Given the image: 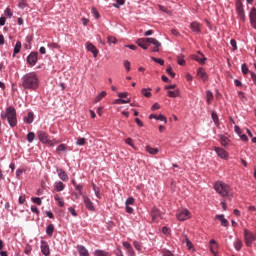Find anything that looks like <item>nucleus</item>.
Segmentation results:
<instances>
[{
	"label": "nucleus",
	"mask_w": 256,
	"mask_h": 256,
	"mask_svg": "<svg viewBox=\"0 0 256 256\" xmlns=\"http://www.w3.org/2000/svg\"><path fill=\"white\" fill-rule=\"evenodd\" d=\"M23 89L37 91L39 89V76L35 72H30L22 77Z\"/></svg>",
	"instance_id": "nucleus-1"
},
{
	"label": "nucleus",
	"mask_w": 256,
	"mask_h": 256,
	"mask_svg": "<svg viewBox=\"0 0 256 256\" xmlns=\"http://www.w3.org/2000/svg\"><path fill=\"white\" fill-rule=\"evenodd\" d=\"M1 119H7L10 127H17V111L13 106L8 107L6 112L1 114Z\"/></svg>",
	"instance_id": "nucleus-2"
},
{
	"label": "nucleus",
	"mask_w": 256,
	"mask_h": 256,
	"mask_svg": "<svg viewBox=\"0 0 256 256\" xmlns=\"http://www.w3.org/2000/svg\"><path fill=\"white\" fill-rule=\"evenodd\" d=\"M214 189L216 192L219 193V195H221V197H227V195H229V191H231L229 185H227L223 181L216 182L214 184Z\"/></svg>",
	"instance_id": "nucleus-3"
},
{
	"label": "nucleus",
	"mask_w": 256,
	"mask_h": 256,
	"mask_svg": "<svg viewBox=\"0 0 256 256\" xmlns=\"http://www.w3.org/2000/svg\"><path fill=\"white\" fill-rule=\"evenodd\" d=\"M38 139L41 141V143H44V145H48L49 147H55V145H59L58 140H49V135L45 133V131L38 132Z\"/></svg>",
	"instance_id": "nucleus-4"
},
{
	"label": "nucleus",
	"mask_w": 256,
	"mask_h": 256,
	"mask_svg": "<svg viewBox=\"0 0 256 256\" xmlns=\"http://www.w3.org/2000/svg\"><path fill=\"white\" fill-rule=\"evenodd\" d=\"M256 236L251 231L244 229V242L247 247H251L253 245V241H255Z\"/></svg>",
	"instance_id": "nucleus-5"
},
{
	"label": "nucleus",
	"mask_w": 256,
	"mask_h": 256,
	"mask_svg": "<svg viewBox=\"0 0 256 256\" xmlns=\"http://www.w3.org/2000/svg\"><path fill=\"white\" fill-rule=\"evenodd\" d=\"M178 221H187V219L191 218V212H189L186 208L178 211L176 214Z\"/></svg>",
	"instance_id": "nucleus-6"
},
{
	"label": "nucleus",
	"mask_w": 256,
	"mask_h": 256,
	"mask_svg": "<svg viewBox=\"0 0 256 256\" xmlns=\"http://www.w3.org/2000/svg\"><path fill=\"white\" fill-rule=\"evenodd\" d=\"M151 39L152 38H140L136 41L137 46L141 47V49L147 50L151 45Z\"/></svg>",
	"instance_id": "nucleus-7"
},
{
	"label": "nucleus",
	"mask_w": 256,
	"mask_h": 256,
	"mask_svg": "<svg viewBox=\"0 0 256 256\" xmlns=\"http://www.w3.org/2000/svg\"><path fill=\"white\" fill-rule=\"evenodd\" d=\"M213 150L218 155V157H220V159H229V152L225 151V149L214 146Z\"/></svg>",
	"instance_id": "nucleus-8"
},
{
	"label": "nucleus",
	"mask_w": 256,
	"mask_h": 256,
	"mask_svg": "<svg viewBox=\"0 0 256 256\" xmlns=\"http://www.w3.org/2000/svg\"><path fill=\"white\" fill-rule=\"evenodd\" d=\"M198 54H193L191 56V59H193V61H197L200 65H205V61H207V58L205 57V55H203V53H201V51L197 52Z\"/></svg>",
	"instance_id": "nucleus-9"
},
{
	"label": "nucleus",
	"mask_w": 256,
	"mask_h": 256,
	"mask_svg": "<svg viewBox=\"0 0 256 256\" xmlns=\"http://www.w3.org/2000/svg\"><path fill=\"white\" fill-rule=\"evenodd\" d=\"M151 216H152V221L154 223L157 222L159 219H163V213H161V211L155 207L152 208Z\"/></svg>",
	"instance_id": "nucleus-10"
},
{
	"label": "nucleus",
	"mask_w": 256,
	"mask_h": 256,
	"mask_svg": "<svg viewBox=\"0 0 256 256\" xmlns=\"http://www.w3.org/2000/svg\"><path fill=\"white\" fill-rule=\"evenodd\" d=\"M38 53L37 52H32L29 54V56L27 57V63L28 65H37V61H38Z\"/></svg>",
	"instance_id": "nucleus-11"
},
{
	"label": "nucleus",
	"mask_w": 256,
	"mask_h": 256,
	"mask_svg": "<svg viewBox=\"0 0 256 256\" xmlns=\"http://www.w3.org/2000/svg\"><path fill=\"white\" fill-rule=\"evenodd\" d=\"M41 253H43L45 256L51 255V250L49 249V244L46 241H41L40 245Z\"/></svg>",
	"instance_id": "nucleus-12"
},
{
	"label": "nucleus",
	"mask_w": 256,
	"mask_h": 256,
	"mask_svg": "<svg viewBox=\"0 0 256 256\" xmlns=\"http://www.w3.org/2000/svg\"><path fill=\"white\" fill-rule=\"evenodd\" d=\"M83 202L86 209H88V211H95V206L93 205V201H91L89 197L83 196Z\"/></svg>",
	"instance_id": "nucleus-13"
},
{
	"label": "nucleus",
	"mask_w": 256,
	"mask_h": 256,
	"mask_svg": "<svg viewBox=\"0 0 256 256\" xmlns=\"http://www.w3.org/2000/svg\"><path fill=\"white\" fill-rule=\"evenodd\" d=\"M86 49L92 53L93 57H97V55H99V50L91 42L86 43Z\"/></svg>",
	"instance_id": "nucleus-14"
},
{
	"label": "nucleus",
	"mask_w": 256,
	"mask_h": 256,
	"mask_svg": "<svg viewBox=\"0 0 256 256\" xmlns=\"http://www.w3.org/2000/svg\"><path fill=\"white\" fill-rule=\"evenodd\" d=\"M249 19L253 29H256V9L255 8H251L249 13Z\"/></svg>",
	"instance_id": "nucleus-15"
},
{
	"label": "nucleus",
	"mask_w": 256,
	"mask_h": 256,
	"mask_svg": "<svg viewBox=\"0 0 256 256\" xmlns=\"http://www.w3.org/2000/svg\"><path fill=\"white\" fill-rule=\"evenodd\" d=\"M150 45H154V47L151 48L152 53H159V47H161V42H159L155 38H152L150 39Z\"/></svg>",
	"instance_id": "nucleus-16"
},
{
	"label": "nucleus",
	"mask_w": 256,
	"mask_h": 256,
	"mask_svg": "<svg viewBox=\"0 0 256 256\" xmlns=\"http://www.w3.org/2000/svg\"><path fill=\"white\" fill-rule=\"evenodd\" d=\"M197 76L200 77L202 81H207L209 79L207 72H205V68H198Z\"/></svg>",
	"instance_id": "nucleus-17"
},
{
	"label": "nucleus",
	"mask_w": 256,
	"mask_h": 256,
	"mask_svg": "<svg viewBox=\"0 0 256 256\" xmlns=\"http://www.w3.org/2000/svg\"><path fill=\"white\" fill-rule=\"evenodd\" d=\"M57 174H58V177L59 179H61L62 181H69V176L67 175V172H65V170L63 169H57Z\"/></svg>",
	"instance_id": "nucleus-18"
},
{
	"label": "nucleus",
	"mask_w": 256,
	"mask_h": 256,
	"mask_svg": "<svg viewBox=\"0 0 256 256\" xmlns=\"http://www.w3.org/2000/svg\"><path fill=\"white\" fill-rule=\"evenodd\" d=\"M190 29L193 31V33L199 35V33H201V24H199V22H192L190 24Z\"/></svg>",
	"instance_id": "nucleus-19"
},
{
	"label": "nucleus",
	"mask_w": 256,
	"mask_h": 256,
	"mask_svg": "<svg viewBox=\"0 0 256 256\" xmlns=\"http://www.w3.org/2000/svg\"><path fill=\"white\" fill-rule=\"evenodd\" d=\"M123 247L126 248L128 256H135V250H133V246L129 242H123Z\"/></svg>",
	"instance_id": "nucleus-20"
},
{
	"label": "nucleus",
	"mask_w": 256,
	"mask_h": 256,
	"mask_svg": "<svg viewBox=\"0 0 256 256\" xmlns=\"http://www.w3.org/2000/svg\"><path fill=\"white\" fill-rule=\"evenodd\" d=\"M215 219L221 222L222 227H228L229 226V221L225 219V215H216Z\"/></svg>",
	"instance_id": "nucleus-21"
},
{
	"label": "nucleus",
	"mask_w": 256,
	"mask_h": 256,
	"mask_svg": "<svg viewBox=\"0 0 256 256\" xmlns=\"http://www.w3.org/2000/svg\"><path fill=\"white\" fill-rule=\"evenodd\" d=\"M219 139H220V143H221L222 147H227V145H229V143H231V140L229 139V137H227L225 135H219Z\"/></svg>",
	"instance_id": "nucleus-22"
},
{
	"label": "nucleus",
	"mask_w": 256,
	"mask_h": 256,
	"mask_svg": "<svg viewBox=\"0 0 256 256\" xmlns=\"http://www.w3.org/2000/svg\"><path fill=\"white\" fill-rule=\"evenodd\" d=\"M77 251L80 256H89V251L87 250V248H85V246L78 245Z\"/></svg>",
	"instance_id": "nucleus-23"
},
{
	"label": "nucleus",
	"mask_w": 256,
	"mask_h": 256,
	"mask_svg": "<svg viewBox=\"0 0 256 256\" xmlns=\"http://www.w3.org/2000/svg\"><path fill=\"white\" fill-rule=\"evenodd\" d=\"M217 249H219V245L217 244V241L210 240V251L214 255L217 253Z\"/></svg>",
	"instance_id": "nucleus-24"
},
{
	"label": "nucleus",
	"mask_w": 256,
	"mask_h": 256,
	"mask_svg": "<svg viewBox=\"0 0 256 256\" xmlns=\"http://www.w3.org/2000/svg\"><path fill=\"white\" fill-rule=\"evenodd\" d=\"M35 119V115L33 112H29L28 115L24 118L25 123H28V125H31Z\"/></svg>",
	"instance_id": "nucleus-25"
},
{
	"label": "nucleus",
	"mask_w": 256,
	"mask_h": 256,
	"mask_svg": "<svg viewBox=\"0 0 256 256\" xmlns=\"http://www.w3.org/2000/svg\"><path fill=\"white\" fill-rule=\"evenodd\" d=\"M149 119H156L157 121H164V123H167V117H165V116H163L161 114L159 116H157L155 114H151L149 116Z\"/></svg>",
	"instance_id": "nucleus-26"
},
{
	"label": "nucleus",
	"mask_w": 256,
	"mask_h": 256,
	"mask_svg": "<svg viewBox=\"0 0 256 256\" xmlns=\"http://www.w3.org/2000/svg\"><path fill=\"white\" fill-rule=\"evenodd\" d=\"M213 92L211 90L206 91V102L208 105H211V102L213 101Z\"/></svg>",
	"instance_id": "nucleus-27"
},
{
	"label": "nucleus",
	"mask_w": 256,
	"mask_h": 256,
	"mask_svg": "<svg viewBox=\"0 0 256 256\" xmlns=\"http://www.w3.org/2000/svg\"><path fill=\"white\" fill-rule=\"evenodd\" d=\"M234 247L236 251H241V248L243 247V241L241 239L237 238L234 242Z\"/></svg>",
	"instance_id": "nucleus-28"
},
{
	"label": "nucleus",
	"mask_w": 256,
	"mask_h": 256,
	"mask_svg": "<svg viewBox=\"0 0 256 256\" xmlns=\"http://www.w3.org/2000/svg\"><path fill=\"white\" fill-rule=\"evenodd\" d=\"M53 231H55V225L49 224L46 228V233L49 237L53 236Z\"/></svg>",
	"instance_id": "nucleus-29"
},
{
	"label": "nucleus",
	"mask_w": 256,
	"mask_h": 256,
	"mask_svg": "<svg viewBox=\"0 0 256 256\" xmlns=\"http://www.w3.org/2000/svg\"><path fill=\"white\" fill-rule=\"evenodd\" d=\"M114 103H115V105H121V104L125 105L127 103H131V99L124 100V99L119 98V99H116L114 101Z\"/></svg>",
	"instance_id": "nucleus-30"
},
{
	"label": "nucleus",
	"mask_w": 256,
	"mask_h": 256,
	"mask_svg": "<svg viewBox=\"0 0 256 256\" xmlns=\"http://www.w3.org/2000/svg\"><path fill=\"white\" fill-rule=\"evenodd\" d=\"M55 190L56 191H63V189H65V184H63V182L59 181L55 183Z\"/></svg>",
	"instance_id": "nucleus-31"
},
{
	"label": "nucleus",
	"mask_w": 256,
	"mask_h": 256,
	"mask_svg": "<svg viewBox=\"0 0 256 256\" xmlns=\"http://www.w3.org/2000/svg\"><path fill=\"white\" fill-rule=\"evenodd\" d=\"M147 153H150V155H157L159 153V149L157 148H151L150 146L146 147Z\"/></svg>",
	"instance_id": "nucleus-32"
},
{
	"label": "nucleus",
	"mask_w": 256,
	"mask_h": 256,
	"mask_svg": "<svg viewBox=\"0 0 256 256\" xmlns=\"http://www.w3.org/2000/svg\"><path fill=\"white\" fill-rule=\"evenodd\" d=\"M55 201H57L59 207H65V202L63 201V198L59 197V195L54 196Z\"/></svg>",
	"instance_id": "nucleus-33"
},
{
	"label": "nucleus",
	"mask_w": 256,
	"mask_h": 256,
	"mask_svg": "<svg viewBox=\"0 0 256 256\" xmlns=\"http://www.w3.org/2000/svg\"><path fill=\"white\" fill-rule=\"evenodd\" d=\"M177 63H178V65H185V55H183V54H180V55H178L177 56Z\"/></svg>",
	"instance_id": "nucleus-34"
},
{
	"label": "nucleus",
	"mask_w": 256,
	"mask_h": 256,
	"mask_svg": "<svg viewBox=\"0 0 256 256\" xmlns=\"http://www.w3.org/2000/svg\"><path fill=\"white\" fill-rule=\"evenodd\" d=\"M94 256H111V254L103 250H96Z\"/></svg>",
	"instance_id": "nucleus-35"
},
{
	"label": "nucleus",
	"mask_w": 256,
	"mask_h": 256,
	"mask_svg": "<svg viewBox=\"0 0 256 256\" xmlns=\"http://www.w3.org/2000/svg\"><path fill=\"white\" fill-rule=\"evenodd\" d=\"M168 97H171L173 99L179 97V90H174V91L169 90Z\"/></svg>",
	"instance_id": "nucleus-36"
},
{
	"label": "nucleus",
	"mask_w": 256,
	"mask_h": 256,
	"mask_svg": "<svg viewBox=\"0 0 256 256\" xmlns=\"http://www.w3.org/2000/svg\"><path fill=\"white\" fill-rule=\"evenodd\" d=\"M104 97H107V92L102 91L96 98H95V103H99L101 99H104Z\"/></svg>",
	"instance_id": "nucleus-37"
},
{
	"label": "nucleus",
	"mask_w": 256,
	"mask_h": 256,
	"mask_svg": "<svg viewBox=\"0 0 256 256\" xmlns=\"http://www.w3.org/2000/svg\"><path fill=\"white\" fill-rule=\"evenodd\" d=\"M141 93H142V95H144V97H147V98H149V97H151V88H143L142 90H141Z\"/></svg>",
	"instance_id": "nucleus-38"
},
{
	"label": "nucleus",
	"mask_w": 256,
	"mask_h": 256,
	"mask_svg": "<svg viewBox=\"0 0 256 256\" xmlns=\"http://www.w3.org/2000/svg\"><path fill=\"white\" fill-rule=\"evenodd\" d=\"M27 141H28V143H33V141H35V133L34 132H29L27 134Z\"/></svg>",
	"instance_id": "nucleus-39"
},
{
	"label": "nucleus",
	"mask_w": 256,
	"mask_h": 256,
	"mask_svg": "<svg viewBox=\"0 0 256 256\" xmlns=\"http://www.w3.org/2000/svg\"><path fill=\"white\" fill-rule=\"evenodd\" d=\"M21 52V41L16 42V45L14 47V55H17V53Z\"/></svg>",
	"instance_id": "nucleus-40"
},
{
	"label": "nucleus",
	"mask_w": 256,
	"mask_h": 256,
	"mask_svg": "<svg viewBox=\"0 0 256 256\" xmlns=\"http://www.w3.org/2000/svg\"><path fill=\"white\" fill-rule=\"evenodd\" d=\"M236 11L239 12V11H245L243 9V2H241V0H237L236 2Z\"/></svg>",
	"instance_id": "nucleus-41"
},
{
	"label": "nucleus",
	"mask_w": 256,
	"mask_h": 256,
	"mask_svg": "<svg viewBox=\"0 0 256 256\" xmlns=\"http://www.w3.org/2000/svg\"><path fill=\"white\" fill-rule=\"evenodd\" d=\"M211 117L215 125H219V116L215 112H212Z\"/></svg>",
	"instance_id": "nucleus-42"
},
{
	"label": "nucleus",
	"mask_w": 256,
	"mask_h": 256,
	"mask_svg": "<svg viewBox=\"0 0 256 256\" xmlns=\"http://www.w3.org/2000/svg\"><path fill=\"white\" fill-rule=\"evenodd\" d=\"M57 153H61L63 151H67V145L65 144H60L57 148H56Z\"/></svg>",
	"instance_id": "nucleus-43"
},
{
	"label": "nucleus",
	"mask_w": 256,
	"mask_h": 256,
	"mask_svg": "<svg viewBox=\"0 0 256 256\" xmlns=\"http://www.w3.org/2000/svg\"><path fill=\"white\" fill-rule=\"evenodd\" d=\"M237 15L242 23H245V10L237 12Z\"/></svg>",
	"instance_id": "nucleus-44"
},
{
	"label": "nucleus",
	"mask_w": 256,
	"mask_h": 256,
	"mask_svg": "<svg viewBox=\"0 0 256 256\" xmlns=\"http://www.w3.org/2000/svg\"><path fill=\"white\" fill-rule=\"evenodd\" d=\"M151 60L155 63H158L159 65H165V61L161 58L151 57Z\"/></svg>",
	"instance_id": "nucleus-45"
},
{
	"label": "nucleus",
	"mask_w": 256,
	"mask_h": 256,
	"mask_svg": "<svg viewBox=\"0 0 256 256\" xmlns=\"http://www.w3.org/2000/svg\"><path fill=\"white\" fill-rule=\"evenodd\" d=\"M93 190L95 192V195L97 197V199H101V192L99 191V188H97V186H95V184L93 185Z\"/></svg>",
	"instance_id": "nucleus-46"
},
{
	"label": "nucleus",
	"mask_w": 256,
	"mask_h": 256,
	"mask_svg": "<svg viewBox=\"0 0 256 256\" xmlns=\"http://www.w3.org/2000/svg\"><path fill=\"white\" fill-rule=\"evenodd\" d=\"M87 143V140L85 138H78L76 141V145L83 146Z\"/></svg>",
	"instance_id": "nucleus-47"
},
{
	"label": "nucleus",
	"mask_w": 256,
	"mask_h": 256,
	"mask_svg": "<svg viewBox=\"0 0 256 256\" xmlns=\"http://www.w3.org/2000/svg\"><path fill=\"white\" fill-rule=\"evenodd\" d=\"M166 73H168V75H170V77H172V79H175V73L173 72V68H171V66H169L166 69Z\"/></svg>",
	"instance_id": "nucleus-48"
},
{
	"label": "nucleus",
	"mask_w": 256,
	"mask_h": 256,
	"mask_svg": "<svg viewBox=\"0 0 256 256\" xmlns=\"http://www.w3.org/2000/svg\"><path fill=\"white\" fill-rule=\"evenodd\" d=\"M125 205H128V206H130V205H135V198L129 197V198L126 200Z\"/></svg>",
	"instance_id": "nucleus-49"
},
{
	"label": "nucleus",
	"mask_w": 256,
	"mask_h": 256,
	"mask_svg": "<svg viewBox=\"0 0 256 256\" xmlns=\"http://www.w3.org/2000/svg\"><path fill=\"white\" fill-rule=\"evenodd\" d=\"M241 69L243 75H247V73H249V68L247 67V64H242Z\"/></svg>",
	"instance_id": "nucleus-50"
},
{
	"label": "nucleus",
	"mask_w": 256,
	"mask_h": 256,
	"mask_svg": "<svg viewBox=\"0 0 256 256\" xmlns=\"http://www.w3.org/2000/svg\"><path fill=\"white\" fill-rule=\"evenodd\" d=\"M4 14L6 17H9V19H11V17H13V12H11L10 8H6V10L4 11Z\"/></svg>",
	"instance_id": "nucleus-51"
},
{
	"label": "nucleus",
	"mask_w": 256,
	"mask_h": 256,
	"mask_svg": "<svg viewBox=\"0 0 256 256\" xmlns=\"http://www.w3.org/2000/svg\"><path fill=\"white\" fill-rule=\"evenodd\" d=\"M124 67H125L126 71H131V62H129V60H125Z\"/></svg>",
	"instance_id": "nucleus-52"
},
{
	"label": "nucleus",
	"mask_w": 256,
	"mask_h": 256,
	"mask_svg": "<svg viewBox=\"0 0 256 256\" xmlns=\"http://www.w3.org/2000/svg\"><path fill=\"white\" fill-rule=\"evenodd\" d=\"M108 43L111 45L112 43L115 45V43H117V38L113 37V36H109L108 37Z\"/></svg>",
	"instance_id": "nucleus-53"
},
{
	"label": "nucleus",
	"mask_w": 256,
	"mask_h": 256,
	"mask_svg": "<svg viewBox=\"0 0 256 256\" xmlns=\"http://www.w3.org/2000/svg\"><path fill=\"white\" fill-rule=\"evenodd\" d=\"M92 15H94L95 19H99L101 17L99 15V11H97L95 8H92Z\"/></svg>",
	"instance_id": "nucleus-54"
},
{
	"label": "nucleus",
	"mask_w": 256,
	"mask_h": 256,
	"mask_svg": "<svg viewBox=\"0 0 256 256\" xmlns=\"http://www.w3.org/2000/svg\"><path fill=\"white\" fill-rule=\"evenodd\" d=\"M32 202L36 203V205H41V203H42L41 198H39V197H33Z\"/></svg>",
	"instance_id": "nucleus-55"
},
{
	"label": "nucleus",
	"mask_w": 256,
	"mask_h": 256,
	"mask_svg": "<svg viewBox=\"0 0 256 256\" xmlns=\"http://www.w3.org/2000/svg\"><path fill=\"white\" fill-rule=\"evenodd\" d=\"M230 45L233 47L234 51H237V41L235 39L230 41Z\"/></svg>",
	"instance_id": "nucleus-56"
},
{
	"label": "nucleus",
	"mask_w": 256,
	"mask_h": 256,
	"mask_svg": "<svg viewBox=\"0 0 256 256\" xmlns=\"http://www.w3.org/2000/svg\"><path fill=\"white\" fill-rule=\"evenodd\" d=\"M185 241L188 249H191L193 247V243H191V240L185 236Z\"/></svg>",
	"instance_id": "nucleus-57"
},
{
	"label": "nucleus",
	"mask_w": 256,
	"mask_h": 256,
	"mask_svg": "<svg viewBox=\"0 0 256 256\" xmlns=\"http://www.w3.org/2000/svg\"><path fill=\"white\" fill-rule=\"evenodd\" d=\"M18 7L20 9H25L27 7V3L25 2V0L20 1Z\"/></svg>",
	"instance_id": "nucleus-58"
},
{
	"label": "nucleus",
	"mask_w": 256,
	"mask_h": 256,
	"mask_svg": "<svg viewBox=\"0 0 256 256\" xmlns=\"http://www.w3.org/2000/svg\"><path fill=\"white\" fill-rule=\"evenodd\" d=\"M69 213H71V215H73V217H77V212L75 211V208L70 207L68 208Z\"/></svg>",
	"instance_id": "nucleus-59"
},
{
	"label": "nucleus",
	"mask_w": 256,
	"mask_h": 256,
	"mask_svg": "<svg viewBox=\"0 0 256 256\" xmlns=\"http://www.w3.org/2000/svg\"><path fill=\"white\" fill-rule=\"evenodd\" d=\"M48 47H50V49H59V44H57V43H50V44H48Z\"/></svg>",
	"instance_id": "nucleus-60"
},
{
	"label": "nucleus",
	"mask_w": 256,
	"mask_h": 256,
	"mask_svg": "<svg viewBox=\"0 0 256 256\" xmlns=\"http://www.w3.org/2000/svg\"><path fill=\"white\" fill-rule=\"evenodd\" d=\"M32 213H36V215H39V208L37 206L33 205L31 206Z\"/></svg>",
	"instance_id": "nucleus-61"
},
{
	"label": "nucleus",
	"mask_w": 256,
	"mask_h": 256,
	"mask_svg": "<svg viewBox=\"0 0 256 256\" xmlns=\"http://www.w3.org/2000/svg\"><path fill=\"white\" fill-rule=\"evenodd\" d=\"M115 255H116V256H123V251L121 250V248H117V249L115 250Z\"/></svg>",
	"instance_id": "nucleus-62"
},
{
	"label": "nucleus",
	"mask_w": 256,
	"mask_h": 256,
	"mask_svg": "<svg viewBox=\"0 0 256 256\" xmlns=\"http://www.w3.org/2000/svg\"><path fill=\"white\" fill-rule=\"evenodd\" d=\"M250 75H251V79H252L254 85H256V74H255V72H250Z\"/></svg>",
	"instance_id": "nucleus-63"
},
{
	"label": "nucleus",
	"mask_w": 256,
	"mask_h": 256,
	"mask_svg": "<svg viewBox=\"0 0 256 256\" xmlns=\"http://www.w3.org/2000/svg\"><path fill=\"white\" fill-rule=\"evenodd\" d=\"M163 256H173V253H171V251H169V250H164Z\"/></svg>",
	"instance_id": "nucleus-64"
}]
</instances>
